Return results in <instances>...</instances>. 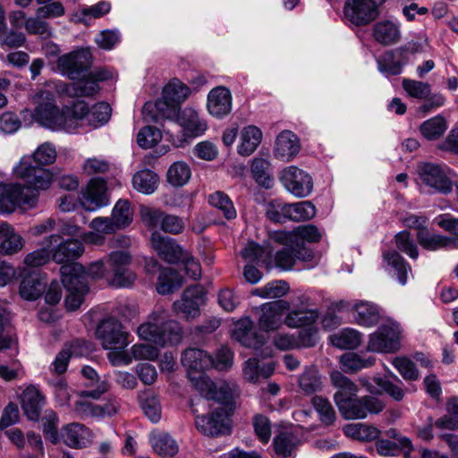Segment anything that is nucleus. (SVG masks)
Segmentation results:
<instances>
[{
    "label": "nucleus",
    "instance_id": "obj_1",
    "mask_svg": "<svg viewBox=\"0 0 458 458\" xmlns=\"http://www.w3.org/2000/svg\"><path fill=\"white\" fill-rule=\"evenodd\" d=\"M38 104L32 114L33 119L40 125L53 131L76 132L80 121L86 113L87 104L78 101L62 111L55 104V97L48 90H40L34 97Z\"/></svg>",
    "mask_w": 458,
    "mask_h": 458
},
{
    "label": "nucleus",
    "instance_id": "obj_2",
    "mask_svg": "<svg viewBox=\"0 0 458 458\" xmlns=\"http://www.w3.org/2000/svg\"><path fill=\"white\" fill-rule=\"evenodd\" d=\"M331 380L338 388L334 399L344 419L362 420L384 410L385 403L377 397L367 395L356 398L358 386L341 372H333Z\"/></svg>",
    "mask_w": 458,
    "mask_h": 458
},
{
    "label": "nucleus",
    "instance_id": "obj_3",
    "mask_svg": "<svg viewBox=\"0 0 458 458\" xmlns=\"http://www.w3.org/2000/svg\"><path fill=\"white\" fill-rule=\"evenodd\" d=\"M139 337L165 347L175 345L182 339V329L178 322L170 319L169 312L162 307L156 308L147 320L137 328Z\"/></svg>",
    "mask_w": 458,
    "mask_h": 458
},
{
    "label": "nucleus",
    "instance_id": "obj_4",
    "mask_svg": "<svg viewBox=\"0 0 458 458\" xmlns=\"http://www.w3.org/2000/svg\"><path fill=\"white\" fill-rule=\"evenodd\" d=\"M290 302L285 312L284 325L289 328L300 329L301 342L305 347L314 345L315 302L311 293H301Z\"/></svg>",
    "mask_w": 458,
    "mask_h": 458
},
{
    "label": "nucleus",
    "instance_id": "obj_5",
    "mask_svg": "<svg viewBox=\"0 0 458 458\" xmlns=\"http://www.w3.org/2000/svg\"><path fill=\"white\" fill-rule=\"evenodd\" d=\"M129 334L122 323L114 318L103 319L96 329V337L104 349L108 350L107 358L113 365L128 364L125 348L129 345Z\"/></svg>",
    "mask_w": 458,
    "mask_h": 458
},
{
    "label": "nucleus",
    "instance_id": "obj_6",
    "mask_svg": "<svg viewBox=\"0 0 458 458\" xmlns=\"http://www.w3.org/2000/svg\"><path fill=\"white\" fill-rule=\"evenodd\" d=\"M403 329L399 322L387 318L369 335L367 350L376 353H395L402 348Z\"/></svg>",
    "mask_w": 458,
    "mask_h": 458
},
{
    "label": "nucleus",
    "instance_id": "obj_7",
    "mask_svg": "<svg viewBox=\"0 0 458 458\" xmlns=\"http://www.w3.org/2000/svg\"><path fill=\"white\" fill-rule=\"evenodd\" d=\"M62 283L67 290L65 307L72 311L80 308L89 292L84 276V267L81 264H70L60 267Z\"/></svg>",
    "mask_w": 458,
    "mask_h": 458
},
{
    "label": "nucleus",
    "instance_id": "obj_8",
    "mask_svg": "<svg viewBox=\"0 0 458 458\" xmlns=\"http://www.w3.org/2000/svg\"><path fill=\"white\" fill-rule=\"evenodd\" d=\"M13 174L16 178L25 181L29 188L36 191L48 189L54 178L49 169L40 167L29 155L21 158L20 162L13 168Z\"/></svg>",
    "mask_w": 458,
    "mask_h": 458
},
{
    "label": "nucleus",
    "instance_id": "obj_9",
    "mask_svg": "<svg viewBox=\"0 0 458 458\" xmlns=\"http://www.w3.org/2000/svg\"><path fill=\"white\" fill-rule=\"evenodd\" d=\"M91 53L87 48H80L58 57V72L72 81L85 77L91 66Z\"/></svg>",
    "mask_w": 458,
    "mask_h": 458
},
{
    "label": "nucleus",
    "instance_id": "obj_10",
    "mask_svg": "<svg viewBox=\"0 0 458 458\" xmlns=\"http://www.w3.org/2000/svg\"><path fill=\"white\" fill-rule=\"evenodd\" d=\"M20 183H0V211L13 213L17 208H33L38 201L34 191L25 192Z\"/></svg>",
    "mask_w": 458,
    "mask_h": 458
},
{
    "label": "nucleus",
    "instance_id": "obj_11",
    "mask_svg": "<svg viewBox=\"0 0 458 458\" xmlns=\"http://www.w3.org/2000/svg\"><path fill=\"white\" fill-rule=\"evenodd\" d=\"M46 242L50 248L51 259L62 266L75 264L72 262L84 252L82 242L78 240H64L60 234H51L46 237Z\"/></svg>",
    "mask_w": 458,
    "mask_h": 458
},
{
    "label": "nucleus",
    "instance_id": "obj_12",
    "mask_svg": "<svg viewBox=\"0 0 458 458\" xmlns=\"http://www.w3.org/2000/svg\"><path fill=\"white\" fill-rule=\"evenodd\" d=\"M290 309V302L284 300L266 302L257 308L259 313L258 327L261 331H276L284 325L285 312Z\"/></svg>",
    "mask_w": 458,
    "mask_h": 458
},
{
    "label": "nucleus",
    "instance_id": "obj_13",
    "mask_svg": "<svg viewBox=\"0 0 458 458\" xmlns=\"http://www.w3.org/2000/svg\"><path fill=\"white\" fill-rule=\"evenodd\" d=\"M386 0H346L344 7V17L357 26L367 25L376 20L378 8Z\"/></svg>",
    "mask_w": 458,
    "mask_h": 458
},
{
    "label": "nucleus",
    "instance_id": "obj_14",
    "mask_svg": "<svg viewBox=\"0 0 458 458\" xmlns=\"http://www.w3.org/2000/svg\"><path fill=\"white\" fill-rule=\"evenodd\" d=\"M279 181L289 193L297 198H304L313 190L312 176L295 165L284 168L280 172Z\"/></svg>",
    "mask_w": 458,
    "mask_h": 458
},
{
    "label": "nucleus",
    "instance_id": "obj_15",
    "mask_svg": "<svg viewBox=\"0 0 458 458\" xmlns=\"http://www.w3.org/2000/svg\"><path fill=\"white\" fill-rule=\"evenodd\" d=\"M334 309L337 311L352 310L353 322L363 327L377 325L381 317L379 307L368 301H359L352 305L349 301H340L334 304Z\"/></svg>",
    "mask_w": 458,
    "mask_h": 458
},
{
    "label": "nucleus",
    "instance_id": "obj_16",
    "mask_svg": "<svg viewBox=\"0 0 458 458\" xmlns=\"http://www.w3.org/2000/svg\"><path fill=\"white\" fill-rule=\"evenodd\" d=\"M80 203L87 211H96L109 205V197L106 192V182L102 178H93L81 191Z\"/></svg>",
    "mask_w": 458,
    "mask_h": 458
},
{
    "label": "nucleus",
    "instance_id": "obj_17",
    "mask_svg": "<svg viewBox=\"0 0 458 458\" xmlns=\"http://www.w3.org/2000/svg\"><path fill=\"white\" fill-rule=\"evenodd\" d=\"M420 181L435 191L447 194L452 191L453 185L445 174L444 167L439 165L427 163L419 169Z\"/></svg>",
    "mask_w": 458,
    "mask_h": 458
},
{
    "label": "nucleus",
    "instance_id": "obj_18",
    "mask_svg": "<svg viewBox=\"0 0 458 458\" xmlns=\"http://www.w3.org/2000/svg\"><path fill=\"white\" fill-rule=\"evenodd\" d=\"M205 293L200 285L188 287L181 300L173 304L176 314H182L186 319H191L199 315V306L204 302Z\"/></svg>",
    "mask_w": 458,
    "mask_h": 458
},
{
    "label": "nucleus",
    "instance_id": "obj_19",
    "mask_svg": "<svg viewBox=\"0 0 458 458\" xmlns=\"http://www.w3.org/2000/svg\"><path fill=\"white\" fill-rule=\"evenodd\" d=\"M179 107L164 98L155 102H147L142 107V118L146 123H160L163 120H174Z\"/></svg>",
    "mask_w": 458,
    "mask_h": 458
},
{
    "label": "nucleus",
    "instance_id": "obj_20",
    "mask_svg": "<svg viewBox=\"0 0 458 458\" xmlns=\"http://www.w3.org/2000/svg\"><path fill=\"white\" fill-rule=\"evenodd\" d=\"M408 61L405 47L386 51L376 59L377 70L386 78L401 74Z\"/></svg>",
    "mask_w": 458,
    "mask_h": 458
},
{
    "label": "nucleus",
    "instance_id": "obj_21",
    "mask_svg": "<svg viewBox=\"0 0 458 458\" xmlns=\"http://www.w3.org/2000/svg\"><path fill=\"white\" fill-rule=\"evenodd\" d=\"M195 423L197 428L207 436H217L230 432L228 416L223 409L217 410L208 416H197Z\"/></svg>",
    "mask_w": 458,
    "mask_h": 458
},
{
    "label": "nucleus",
    "instance_id": "obj_22",
    "mask_svg": "<svg viewBox=\"0 0 458 458\" xmlns=\"http://www.w3.org/2000/svg\"><path fill=\"white\" fill-rule=\"evenodd\" d=\"M232 106L233 98L227 88L218 86L208 94L207 109L212 116L218 119L224 118L231 113Z\"/></svg>",
    "mask_w": 458,
    "mask_h": 458
},
{
    "label": "nucleus",
    "instance_id": "obj_23",
    "mask_svg": "<svg viewBox=\"0 0 458 458\" xmlns=\"http://www.w3.org/2000/svg\"><path fill=\"white\" fill-rule=\"evenodd\" d=\"M300 150V140L292 131L284 130L277 135L274 149V155L277 159L290 162L299 154Z\"/></svg>",
    "mask_w": 458,
    "mask_h": 458
},
{
    "label": "nucleus",
    "instance_id": "obj_24",
    "mask_svg": "<svg viewBox=\"0 0 458 458\" xmlns=\"http://www.w3.org/2000/svg\"><path fill=\"white\" fill-rule=\"evenodd\" d=\"M104 79V76L93 74L89 70L85 77L77 79V82L66 84L63 92L71 98L92 97L99 90L98 81Z\"/></svg>",
    "mask_w": 458,
    "mask_h": 458
},
{
    "label": "nucleus",
    "instance_id": "obj_25",
    "mask_svg": "<svg viewBox=\"0 0 458 458\" xmlns=\"http://www.w3.org/2000/svg\"><path fill=\"white\" fill-rule=\"evenodd\" d=\"M174 121L182 127L183 134L190 137L200 136L208 128L207 123L192 107L179 110Z\"/></svg>",
    "mask_w": 458,
    "mask_h": 458
},
{
    "label": "nucleus",
    "instance_id": "obj_26",
    "mask_svg": "<svg viewBox=\"0 0 458 458\" xmlns=\"http://www.w3.org/2000/svg\"><path fill=\"white\" fill-rule=\"evenodd\" d=\"M151 244L158 256L168 263L179 262L185 252L174 240L165 237L157 232L152 233Z\"/></svg>",
    "mask_w": 458,
    "mask_h": 458
},
{
    "label": "nucleus",
    "instance_id": "obj_27",
    "mask_svg": "<svg viewBox=\"0 0 458 458\" xmlns=\"http://www.w3.org/2000/svg\"><path fill=\"white\" fill-rule=\"evenodd\" d=\"M182 363L188 369L190 377L191 375H195L212 368L214 358L203 350L190 348L183 352Z\"/></svg>",
    "mask_w": 458,
    "mask_h": 458
},
{
    "label": "nucleus",
    "instance_id": "obj_28",
    "mask_svg": "<svg viewBox=\"0 0 458 458\" xmlns=\"http://www.w3.org/2000/svg\"><path fill=\"white\" fill-rule=\"evenodd\" d=\"M252 327V320L248 317L243 318L235 323L233 337L243 346L259 349L264 343L263 337L253 332Z\"/></svg>",
    "mask_w": 458,
    "mask_h": 458
},
{
    "label": "nucleus",
    "instance_id": "obj_29",
    "mask_svg": "<svg viewBox=\"0 0 458 458\" xmlns=\"http://www.w3.org/2000/svg\"><path fill=\"white\" fill-rule=\"evenodd\" d=\"M21 408L30 420L37 421L39 419L45 397L34 386H28L21 396Z\"/></svg>",
    "mask_w": 458,
    "mask_h": 458
},
{
    "label": "nucleus",
    "instance_id": "obj_30",
    "mask_svg": "<svg viewBox=\"0 0 458 458\" xmlns=\"http://www.w3.org/2000/svg\"><path fill=\"white\" fill-rule=\"evenodd\" d=\"M0 253L13 255L22 250L25 241L8 223L0 224Z\"/></svg>",
    "mask_w": 458,
    "mask_h": 458
},
{
    "label": "nucleus",
    "instance_id": "obj_31",
    "mask_svg": "<svg viewBox=\"0 0 458 458\" xmlns=\"http://www.w3.org/2000/svg\"><path fill=\"white\" fill-rule=\"evenodd\" d=\"M89 437V429L81 423L73 422L63 427L59 439L70 447L81 448L86 445Z\"/></svg>",
    "mask_w": 458,
    "mask_h": 458
},
{
    "label": "nucleus",
    "instance_id": "obj_32",
    "mask_svg": "<svg viewBox=\"0 0 458 458\" xmlns=\"http://www.w3.org/2000/svg\"><path fill=\"white\" fill-rule=\"evenodd\" d=\"M417 239L421 247L428 250H437L444 247L458 249V239L432 233L428 228H420Z\"/></svg>",
    "mask_w": 458,
    "mask_h": 458
},
{
    "label": "nucleus",
    "instance_id": "obj_33",
    "mask_svg": "<svg viewBox=\"0 0 458 458\" xmlns=\"http://www.w3.org/2000/svg\"><path fill=\"white\" fill-rule=\"evenodd\" d=\"M312 258V250H305V253H303L301 250L288 247L276 251L274 260L276 267L284 270H289L294 266L296 260L308 261Z\"/></svg>",
    "mask_w": 458,
    "mask_h": 458
},
{
    "label": "nucleus",
    "instance_id": "obj_34",
    "mask_svg": "<svg viewBox=\"0 0 458 458\" xmlns=\"http://www.w3.org/2000/svg\"><path fill=\"white\" fill-rule=\"evenodd\" d=\"M383 258L389 267V274L402 285L406 284L408 274L411 273V268L404 259L395 250L385 252Z\"/></svg>",
    "mask_w": 458,
    "mask_h": 458
},
{
    "label": "nucleus",
    "instance_id": "obj_35",
    "mask_svg": "<svg viewBox=\"0 0 458 458\" xmlns=\"http://www.w3.org/2000/svg\"><path fill=\"white\" fill-rule=\"evenodd\" d=\"M149 441L159 455L173 457L179 451L176 441L167 432L153 430L149 434Z\"/></svg>",
    "mask_w": 458,
    "mask_h": 458
},
{
    "label": "nucleus",
    "instance_id": "obj_36",
    "mask_svg": "<svg viewBox=\"0 0 458 458\" xmlns=\"http://www.w3.org/2000/svg\"><path fill=\"white\" fill-rule=\"evenodd\" d=\"M330 344L342 350H352L358 348L362 342V334L357 329L346 327L341 331L329 335Z\"/></svg>",
    "mask_w": 458,
    "mask_h": 458
},
{
    "label": "nucleus",
    "instance_id": "obj_37",
    "mask_svg": "<svg viewBox=\"0 0 458 458\" xmlns=\"http://www.w3.org/2000/svg\"><path fill=\"white\" fill-rule=\"evenodd\" d=\"M375 39L382 45H393L401 38L400 25L392 21H382L373 28Z\"/></svg>",
    "mask_w": 458,
    "mask_h": 458
},
{
    "label": "nucleus",
    "instance_id": "obj_38",
    "mask_svg": "<svg viewBox=\"0 0 458 458\" xmlns=\"http://www.w3.org/2000/svg\"><path fill=\"white\" fill-rule=\"evenodd\" d=\"M273 250V247L269 242L259 245L254 242H250L243 248L241 254L244 259L259 261L269 266L272 263Z\"/></svg>",
    "mask_w": 458,
    "mask_h": 458
},
{
    "label": "nucleus",
    "instance_id": "obj_39",
    "mask_svg": "<svg viewBox=\"0 0 458 458\" xmlns=\"http://www.w3.org/2000/svg\"><path fill=\"white\" fill-rule=\"evenodd\" d=\"M250 174L259 186L265 189L272 188L274 179L271 174V165L267 158H253L250 165Z\"/></svg>",
    "mask_w": 458,
    "mask_h": 458
},
{
    "label": "nucleus",
    "instance_id": "obj_40",
    "mask_svg": "<svg viewBox=\"0 0 458 458\" xmlns=\"http://www.w3.org/2000/svg\"><path fill=\"white\" fill-rule=\"evenodd\" d=\"M262 140V131L254 125L244 127L241 131V142L238 146V153L241 156L251 155L259 147Z\"/></svg>",
    "mask_w": 458,
    "mask_h": 458
},
{
    "label": "nucleus",
    "instance_id": "obj_41",
    "mask_svg": "<svg viewBox=\"0 0 458 458\" xmlns=\"http://www.w3.org/2000/svg\"><path fill=\"white\" fill-rule=\"evenodd\" d=\"M83 118L80 121L79 128L86 123L92 127H98L105 124L111 116V106L106 102H99L93 106L90 110L87 106Z\"/></svg>",
    "mask_w": 458,
    "mask_h": 458
},
{
    "label": "nucleus",
    "instance_id": "obj_42",
    "mask_svg": "<svg viewBox=\"0 0 458 458\" xmlns=\"http://www.w3.org/2000/svg\"><path fill=\"white\" fill-rule=\"evenodd\" d=\"M344 435L350 438L369 442L379 437L380 430L366 423H351L344 427Z\"/></svg>",
    "mask_w": 458,
    "mask_h": 458
},
{
    "label": "nucleus",
    "instance_id": "obj_43",
    "mask_svg": "<svg viewBox=\"0 0 458 458\" xmlns=\"http://www.w3.org/2000/svg\"><path fill=\"white\" fill-rule=\"evenodd\" d=\"M46 289V283L38 275H29L20 284L19 293L27 301L37 300Z\"/></svg>",
    "mask_w": 458,
    "mask_h": 458
},
{
    "label": "nucleus",
    "instance_id": "obj_44",
    "mask_svg": "<svg viewBox=\"0 0 458 458\" xmlns=\"http://www.w3.org/2000/svg\"><path fill=\"white\" fill-rule=\"evenodd\" d=\"M183 284L182 277L173 268H164L160 271L157 283V291L165 295L178 290Z\"/></svg>",
    "mask_w": 458,
    "mask_h": 458
},
{
    "label": "nucleus",
    "instance_id": "obj_45",
    "mask_svg": "<svg viewBox=\"0 0 458 458\" xmlns=\"http://www.w3.org/2000/svg\"><path fill=\"white\" fill-rule=\"evenodd\" d=\"M448 128L446 119L437 114L424 121L419 130L420 134L428 140H436L441 138Z\"/></svg>",
    "mask_w": 458,
    "mask_h": 458
},
{
    "label": "nucleus",
    "instance_id": "obj_46",
    "mask_svg": "<svg viewBox=\"0 0 458 458\" xmlns=\"http://www.w3.org/2000/svg\"><path fill=\"white\" fill-rule=\"evenodd\" d=\"M292 203L281 199H273L266 205V216L275 224H284L291 221Z\"/></svg>",
    "mask_w": 458,
    "mask_h": 458
},
{
    "label": "nucleus",
    "instance_id": "obj_47",
    "mask_svg": "<svg viewBox=\"0 0 458 458\" xmlns=\"http://www.w3.org/2000/svg\"><path fill=\"white\" fill-rule=\"evenodd\" d=\"M133 209L126 199H119L112 209L111 219L118 230L128 227L133 220Z\"/></svg>",
    "mask_w": 458,
    "mask_h": 458
},
{
    "label": "nucleus",
    "instance_id": "obj_48",
    "mask_svg": "<svg viewBox=\"0 0 458 458\" xmlns=\"http://www.w3.org/2000/svg\"><path fill=\"white\" fill-rule=\"evenodd\" d=\"M158 181L157 174L148 169L137 172L132 177L133 188L144 194L153 193L157 188Z\"/></svg>",
    "mask_w": 458,
    "mask_h": 458
},
{
    "label": "nucleus",
    "instance_id": "obj_49",
    "mask_svg": "<svg viewBox=\"0 0 458 458\" xmlns=\"http://www.w3.org/2000/svg\"><path fill=\"white\" fill-rule=\"evenodd\" d=\"M86 343L81 340H75L65 347L56 355L53 366L56 373L62 374L65 372L69 360L72 356L81 355L82 352L80 350Z\"/></svg>",
    "mask_w": 458,
    "mask_h": 458
},
{
    "label": "nucleus",
    "instance_id": "obj_50",
    "mask_svg": "<svg viewBox=\"0 0 458 458\" xmlns=\"http://www.w3.org/2000/svg\"><path fill=\"white\" fill-rule=\"evenodd\" d=\"M190 88L177 79H174L166 84L162 92V95H164L165 99L174 103L178 107L190 96Z\"/></svg>",
    "mask_w": 458,
    "mask_h": 458
},
{
    "label": "nucleus",
    "instance_id": "obj_51",
    "mask_svg": "<svg viewBox=\"0 0 458 458\" xmlns=\"http://www.w3.org/2000/svg\"><path fill=\"white\" fill-rule=\"evenodd\" d=\"M340 362L342 369L346 373H353L373 366L375 359L373 357L362 358L355 352H348L341 356Z\"/></svg>",
    "mask_w": 458,
    "mask_h": 458
},
{
    "label": "nucleus",
    "instance_id": "obj_52",
    "mask_svg": "<svg viewBox=\"0 0 458 458\" xmlns=\"http://www.w3.org/2000/svg\"><path fill=\"white\" fill-rule=\"evenodd\" d=\"M298 443L297 437L290 432H281L273 441L276 454L284 458L291 457Z\"/></svg>",
    "mask_w": 458,
    "mask_h": 458
},
{
    "label": "nucleus",
    "instance_id": "obj_53",
    "mask_svg": "<svg viewBox=\"0 0 458 458\" xmlns=\"http://www.w3.org/2000/svg\"><path fill=\"white\" fill-rule=\"evenodd\" d=\"M111 10V4L107 1H100L93 5L83 7L76 15L77 21L83 24H89L92 19H99L107 14Z\"/></svg>",
    "mask_w": 458,
    "mask_h": 458
},
{
    "label": "nucleus",
    "instance_id": "obj_54",
    "mask_svg": "<svg viewBox=\"0 0 458 458\" xmlns=\"http://www.w3.org/2000/svg\"><path fill=\"white\" fill-rule=\"evenodd\" d=\"M191 176L190 166L182 161L174 162L167 171V181L175 187L186 184Z\"/></svg>",
    "mask_w": 458,
    "mask_h": 458
},
{
    "label": "nucleus",
    "instance_id": "obj_55",
    "mask_svg": "<svg viewBox=\"0 0 458 458\" xmlns=\"http://www.w3.org/2000/svg\"><path fill=\"white\" fill-rule=\"evenodd\" d=\"M208 202L212 207L218 209L226 219L231 220L236 217L237 213L233 203L225 192L216 191L210 194Z\"/></svg>",
    "mask_w": 458,
    "mask_h": 458
},
{
    "label": "nucleus",
    "instance_id": "obj_56",
    "mask_svg": "<svg viewBox=\"0 0 458 458\" xmlns=\"http://www.w3.org/2000/svg\"><path fill=\"white\" fill-rule=\"evenodd\" d=\"M238 386L233 382L221 381L216 383L212 394V400L222 404H230L234 397L238 395Z\"/></svg>",
    "mask_w": 458,
    "mask_h": 458
},
{
    "label": "nucleus",
    "instance_id": "obj_57",
    "mask_svg": "<svg viewBox=\"0 0 458 458\" xmlns=\"http://www.w3.org/2000/svg\"><path fill=\"white\" fill-rule=\"evenodd\" d=\"M293 233L294 248L301 250L303 253L305 250H310L306 248V244L315 242V226L313 225H299L293 229Z\"/></svg>",
    "mask_w": 458,
    "mask_h": 458
},
{
    "label": "nucleus",
    "instance_id": "obj_58",
    "mask_svg": "<svg viewBox=\"0 0 458 458\" xmlns=\"http://www.w3.org/2000/svg\"><path fill=\"white\" fill-rule=\"evenodd\" d=\"M289 286L285 282L274 281L253 290L252 294L263 299L280 298L287 293Z\"/></svg>",
    "mask_w": 458,
    "mask_h": 458
},
{
    "label": "nucleus",
    "instance_id": "obj_59",
    "mask_svg": "<svg viewBox=\"0 0 458 458\" xmlns=\"http://www.w3.org/2000/svg\"><path fill=\"white\" fill-rule=\"evenodd\" d=\"M394 381L387 377H377L376 383L377 385L388 395H390L395 401H401L404 397V391L402 387L403 383L396 377H392Z\"/></svg>",
    "mask_w": 458,
    "mask_h": 458
},
{
    "label": "nucleus",
    "instance_id": "obj_60",
    "mask_svg": "<svg viewBox=\"0 0 458 458\" xmlns=\"http://www.w3.org/2000/svg\"><path fill=\"white\" fill-rule=\"evenodd\" d=\"M162 140L160 130L147 125L141 128L137 134V143L142 148H151Z\"/></svg>",
    "mask_w": 458,
    "mask_h": 458
},
{
    "label": "nucleus",
    "instance_id": "obj_61",
    "mask_svg": "<svg viewBox=\"0 0 458 458\" xmlns=\"http://www.w3.org/2000/svg\"><path fill=\"white\" fill-rule=\"evenodd\" d=\"M292 222H304L315 216V205L310 200L292 203Z\"/></svg>",
    "mask_w": 458,
    "mask_h": 458
},
{
    "label": "nucleus",
    "instance_id": "obj_62",
    "mask_svg": "<svg viewBox=\"0 0 458 458\" xmlns=\"http://www.w3.org/2000/svg\"><path fill=\"white\" fill-rule=\"evenodd\" d=\"M58 417L52 410H47L42 418V430L47 438L53 444L59 442V435L57 432Z\"/></svg>",
    "mask_w": 458,
    "mask_h": 458
},
{
    "label": "nucleus",
    "instance_id": "obj_63",
    "mask_svg": "<svg viewBox=\"0 0 458 458\" xmlns=\"http://www.w3.org/2000/svg\"><path fill=\"white\" fill-rule=\"evenodd\" d=\"M402 84L406 93L414 98L426 99L431 92V87L428 82L403 79Z\"/></svg>",
    "mask_w": 458,
    "mask_h": 458
},
{
    "label": "nucleus",
    "instance_id": "obj_64",
    "mask_svg": "<svg viewBox=\"0 0 458 458\" xmlns=\"http://www.w3.org/2000/svg\"><path fill=\"white\" fill-rule=\"evenodd\" d=\"M141 409L148 420L157 423L161 419V405L158 398L153 394H146V396L141 400Z\"/></svg>",
    "mask_w": 458,
    "mask_h": 458
}]
</instances>
